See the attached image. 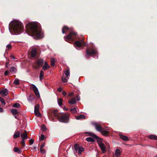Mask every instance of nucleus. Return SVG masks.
<instances>
[{
    "label": "nucleus",
    "mask_w": 157,
    "mask_h": 157,
    "mask_svg": "<svg viewBox=\"0 0 157 157\" xmlns=\"http://www.w3.org/2000/svg\"><path fill=\"white\" fill-rule=\"evenodd\" d=\"M77 36V34L76 33L71 32L67 36L64 37V39L65 41L70 42V41L74 40Z\"/></svg>",
    "instance_id": "obj_4"
},
{
    "label": "nucleus",
    "mask_w": 157,
    "mask_h": 157,
    "mask_svg": "<svg viewBox=\"0 0 157 157\" xmlns=\"http://www.w3.org/2000/svg\"><path fill=\"white\" fill-rule=\"evenodd\" d=\"M31 88H32L34 93L37 98L40 97V95L38 89L33 84H32Z\"/></svg>",
    "instance_id": "obj_10"
},
{
    "label": "nucleus",
    "mask_w": 157,
    "mask_h": 157,
    "mask_svg": "<svg viewBox=\"0 0 157 157\" xmlns=\"http://www.w3.org/2000/svg\"><path fill=\"white\" fill-rule=\"evenodd\" d=\"M74 93L73 92H71L68 94V96H71L73 95Z\"/></svg>",
    "instance_id": "obj_46"
},
{
    "label": "nucleus",
    "mask_w": 157,
    "mask_h": 157,
    "mask_svg": "<svg viewBox=\"0 0 157 157\" xmlns=\"http://www.w3.org/2000/svg\"><path fill=\"white\" fill-rule=\"evenodd\" d=\"M103 153H104L106 151L105 146V145L102 143L99 145Z\"/></svg>",
    "instance_id": "obj_15"
},
{
    "label": "nucleus",
    "mask_w": 157,
    "mask_h": 157,
    "mask_svg": "<svg viewBox=\"0 0 157 157\" xmlns=\"http://www.w3.org/2000/svg\"><path fill=\"white\" fill-rule=\"evenodd\" d=\"M27 33L34 37H41V29L40 26L36 22H30L26 26Z\"/></svg>",
    "instance_id": "obj_1"
},
{
    "label": "nucleus",
    "mask_w": 157,
    "mask_h": 157,
    "mask_svg": "<svg viewBox=\"0 0 157 157\" xmlns=\"http://www.w3.org/2000/svg\"><path fill=\"white\" fill-rule=\"evenodd\" d=\"M8 74H9V72L7 71H6L4 72V75H8Z\"/></svg>",
    "instance_id": "obj_49"
},
{
    "label": "nucleus",
    "mask_w": 157,
    "mask_h": 157,
    "mask_svg": "<svg viewBox=\"0 0 157 157\" xmlns=\"http://www.w3.org/2000/svg\"><path fill=\"white\" fill-rule=\"evenodd\" d=\"M0 94L3 96H6L8 94V90H7L6 89L2 90L0 91Z\"/></svg>",
    "instance_id": "obj_13"
},
{
    "label": "nucleus",
    "mask_w": 157,
    "mask_h": 157,
    "mask_svg": "<svg viewBox=\"0 0 157 157\" xmlns=\"http://www.w3.org/2000/svg\"><path fill=\"white\" fill-rule=\"evenodd\" d=\"M39 105H36L34 108V112H37L39 111Z\"/></svg>",
    "instance_id": "obj_35"
},
{
    "label": "nucleus",
    "mask_w": 157,
    "mask_h": 157,
    "mask_svg": "<svg viewBox=\"0 0 157 157\" xmlns=\"http://www.w3.org/2000/svg\"><path fill=\"white\" fill-rule=\"evenodd\" d=\"M21 144L23 147H24L25 146V142L24 141V140H22Z\"/></svg>",
    "instance_id": "obj_43"
},
{
    "label": "nucleus",
    "mask_w": 157,
    "mask_h": 157,
    "mask_svg": "<svg viewBox=\"0 0 157 157\" xmlns=\"http://www.w3.org/2000/svg\"><path fill=\"white\" fill-rule=\"evenodd\" d=\"M3 111V109L1 108H0V112H2Z\"/></svg>",
    "instance_id": "obj_55"
},
{
    "label": "nucleus",
    "mask_w": 157,
    "mask_h": 157,
    "mask_svg": "<svg viewBox=\"0 0 157 157\" xmlns=\"http://www.w3.org/2000/svg\"><path fill=\"white\" fill-rule=\"evenodd\" d=\"M88 133H89V135L90 136L93 137L94 138H95L98 137V136L96 135L94 133H92V132H89Z\"/></svg>",
    "instance_id": "obj_33"
},
{
    "label": "nucleus",
    "mask_w": 157,
    "mask_h": 157,
    "mask_svg": "<svg viewBox=\"0 0 157 157\" xmlns=\"http://www.w3.org/2000/svg\"><path fill=\"white\" fill-rule=\"evenodd\" d=\"M25 132L24 133H23L21 134V136L22 139V140H24L25 139H27V133L26 132V131H25Z\"/></svg>",
    "instance_id": "obj_18"
},
{
    "label": "nucleus",
    "mask_w": 157,
    "mask_h": 157,
    "mask_svg": "<svg viewBox=\"0 0 157 157\" xmlns=\"http://www.w3.org/2000/svg\"><path fill=\"white\" fill-rule=\"evenodd\" d=\"M86 141L88 142H94L95 141L94 139L91 137H87L86 138Z\"/></svg>",
    "instance_id": "obj_27"
},
{
    "label": "nucleus",
    "mask_w": 157,
    "mask_h": 157,
    "mask_svg": "<svg viewBox=\"0 0 157 157\" xmlns=\"http://www.w3.org/2000/svg\"><path fill=\"white\" fill-rule=\"evenodd\" d=\"M34 113L36 117H39L40 115V113L39 111L34 112Z\"/></svg>",
    "instance_id": "obj_41"
},
{
    "label": "nucleus",
    "mask_w": 157,
    "mask_h": 157,
    "mask_svg": "<svg viewBox=\"0 0 157 157\" xmlns=\"http://www.w3.org/2000/svg\"><path fill=\"white\" fill-rule=\"evenodd\" d=\"M121 138L123 140L125 141H127L128 140V138L127 137L123 135H120Z\"/></svg>",
    "instance_id": "obj_26"
},
{
    "label": "nucleus",
    "mask_w": 157,
    "mask_h": 157,
    "mask_svg": "<svg viewBox=\"0 0 157 157\" xmlns=\"http://www.w3.org/2000/svg\"><path fill=\"white\" fill-rule=\"evenodd\" d=\"M43 63L44 61L43 59H39L36 61L35 64L33 65V67L35 69L39 68L40 66H42Z\"/></svg>",
    "instance_id": "obj_8"
},
{
    "label": "nucleus",
    "mask_w": 157,
    "mask_h": 157,
    "mask_svg": "<svg viewBox=\"0 0 157 157\" xmlns=\"http://www.w3.org/2000/svg\"><path fill=\"white\" fill-rule=\"evenodd\" d=\"M148 138L152 140H157V136L153 135L148 136Z\"/></svg>",
    "instance_id": "obj_16"
},
{
    "label": "nucleus",
    "mask_w": 157,
    "mask_h": 157,
    "mask_svg": "<svg viewBox=\"0 0 157 157\" xmlns=\"http://www.w3.org/2000/svg\"><path fill=\"white\" fill-rule=\"evenodd\" d=\"M85 118V116L84 115H81L77 117L76 118L77 120H79L82 119H84Z\"/></svg>",
    "instance_id": "obj_24"
},
{
    "label": "nucleus",
    "mask_w": 157,
    "mask_h": 157,
    "mask_svg": "<svg viewBox=\"0 0 157 157\" xmlns=\"http://www.w3.org/2000/svg\"><path fill=\"white\" fill-rule=\"evenodd\" d=\"M58 90L59 92H61L62 91V88H61L59 87V88L58 89Z\"/></svg>",
    "instance_id": "obj_52"
},
{
    "label": "nucleus",
    "mask_w": 157,
    "mask_h": 157,
    "mask_svg": "<svg viewBox=\"0 0 157 157\" xmlns=\"http://www.w3.org/2000/svg\"><path fill=\"white\" fill-rule=\"evenodd\" d=\"M75 44L77 47H78L84 46L86 45V43L82 40H80L79 41H76L75 42Z\"/></svg>",
    "instance_id": "obj_11"
},
{
    "label": "nucleus",
    "mask_w": 157,
    "mask_h": 157,
    "mask_svg": "<svg viewBox=\"0 0 157 157\" xmlns=\"http://www.w3.org/2000/svg\"><path fill=\"white\" fill-rule=\"evenodd\" d=\"M34 142V141L33 140L31 139L29 140V143L31 145Z\"/></svg>",
    "instance_id": "obj_48"
},
{
    "label": "nucleus",
    "mask_w": 157,
    "mask_h": 157,
    "mask_svg": "<svg viewBox=\"0 0 157 157\" xmlns=\"http://www.w3.org/2000/svg\"><path fill=\"white\" fill-rule=\"evenodd\" d=\"M53 116L57 118L59 117V114H58L57 110L52 111L49 113V118L52 121H53Z\"/></svg>",
    "instance_id": "obj_6"
},
{
    "label": "nucleus",
    "mask_w": 157,
    "mask_h": 157,
    "mask_svg": "<svg viewBox=\"0 0 157 157\" xmlns=\"http://www.w3.org/2000/svg\"><path fill=\"white\" fill-rule=\"evenodd\" d=\"M0 101H1V102L2 103V104L3 105H5L6 104V103L5 101H4V99L1 97H0Z\"/></svg>",
    "instance_id": "obj_37"
},
{
    "label": "nucleus",
    "mask_w": 157,
    "mask_h": 157,
    "mask_svg": "<svg viewBox=\"0 0 157 157\" xmlns=\"http://www.w3.org/2000/svg\"><path fill=\"white\" fill-rule=\"evenodd\" d=\"M57 119L61 122L67 123L69 121V115L65 114H59V117Z\"/></svg>",
    "instance_id": "obj_5"
},
{
    "label": "nucleus",
    "mask_w": 157,
    "mask_h": 157,
    "mask_svg": "<svg viewBox=\"0 0 157 157\" xmlns=\"http://www.w3.org/2000/svg\"><path fill=\"white\" fill-rule=\"evenodd\" d=\"M13 83L15 85H18L19 84V80L18 79H16L14 81Z\"/></svg>",
    "instance_id": "obj_34"
},
{
    "label": "nucleus",
    "mask_w": 157,
    "mask_h": 157,
    "mask_svg": "<svg viewBox=\"0 0 157 157\" xmlns=\"http://www.w3.org/2000/svg\"><path fill=\"white\" fill-rule=\"evenodd\" d=\"M13 150L15 152H17L19 153H21V149L17 147H14Z\"/></svg>",
    "instance_id": "obj_25"
},
{
    "label": "nucleus",
    "mask_w": 157,
    "mask_h": 157,
    "mask_svg": "<svg viewBox=\"0 0 157 157\" xmlns=\"http://www.w3.org/2000/svg\"><path fill=\"white\" fill-rule=\"evenodd\" d=\"M14 108H20V105L19 103H15L13 106Z\"/></svg>",
    "instance_id": "obj_38"
},
{
    "label": "nucleus",
    "mask_w": 157,
    "mask_h": 157,
    "mask_svg": "<svg viewBox=\"0 0 157 157\" xmlns=\"http://www.w3.org/2000/svg\"><path fill=\"white\" fill-rule=\"evenodd\" d=\"M97 52L96 50L92 49L91 48L86 49V56L87 58H89L91 55H94L97 54Z\"/></svg>",
    "instance_id": "obj_7"
},
{
    "label": "nucleus",
    "mask_w": 157,
    "mask_h": 157,
    "mask_svg": "<svg viewBox=\"0 0 157 157\" xmlns=\"http://www.w3.org/2000/svg\"><path fill=\"white\" fill-rule=\"evenodd\" d=\"M65 74L67 77L70 75V71L69 70H67L64 72Z\"/></svg>",
    "instance_id": "obj_36"
},
{
    "label": "nucleus",
    "mask_w": 157,
    "mask_h": 157,
    "mask_svg": "<svg viewBox=\"0 0 157 157\" xmlns=\"http://www.w3.org/2000/svg\"><path fill=\"white\" fill-rule=\"evenodd\" d=\"M69 103L71 104H74L76 103V100L75 98H73L71 99L69 101Z\"/></svg>",
    "instance_id": "obj_21"
},
{
    "label": "nucleus",
    "mask_w": 157,
    "mask_h": 157,
    "mask_svg": "<svg viewBox=\"0 0 157 157\" xmlns=\"http://www.w3.org/2000/svg\"><path fill=\"white\" fill-rule=\"evenodd\" d=\"M157 157V156H156V157Z\"/></svg>",
    "instance_id": "obj_58"
},
{
    "label": "nucleus",
    "mask_w": 157,
    "mask_h": 157,
    "mask_svg": "<svg viewBox=\"0 0 157 157\" xmlns=\"http://www.w3.org/2000/svg\"><path fill=\"white\" fill-rule=\"evenodd\" d=\"M44 76V71L43 70H41L40 72V73L39 76V78L40 80H41L43 78Z\"/></svg>",
    "instance_id": "obj_31"
},
{
    "label": "nucleus",
    "mask_w": 157,
    "mask_h": 157,
    "mask_svg": "<svg viewBox=\"0 0 157 157\" xmlns=\"http://www.w3.org/2000/svg\"><path fill=\"white\" fill-rule=\"evenodd\" d=\"M37 51L36 49L35 48H33L31 52V56L32 57H35L36 55Z\"/></svg>",
    "instance_id": "obj_14"
},
{
    "label": "nucleus",
    "mask_w": 157,
    "mask_h": 157,
    "mask_svg": "<svg viewBox=\"0 0 157 157\" xmlns=\"http://www.w3.org/2000/svg\"><path fill=\"white\" fill-rule=\"evenodd\" d=\"M74 149L77 152L79 155H81L82 152L84 150L83 147L80 146L78 144H75L74 146Z\"/></svg>",
    "instance_id": "obj_9"
},
{
    "label": "nucleus",
    "mask_w": 157,
    "mask_h": 157,
    "mask_svg": "<svg viewBox=\"0 0 157 157\" xmlns=\"http://www.w3.org/2000/svg\"><path fill=\"white\" fill-rule=\"evenodd\" d=\"M64 109L66 110H68V109L67 108H66L65 107H64Z\"/></svg>",
    "instance_id": "obj_57"
},
{
    "label": "nucleus",
    "mask_w": 157,
    "mask_h": 157,
    "mask_svg": "<svg viewBox=\"0 0 157 157\" xmlns=\"http://www.w3.org/2000/svg\"><path fill=\"white\" fill-rule=\"evenodd\" d=\"M11 112L12 114L14 116V117L17 119V115L18 114L19 112L15 109H13L11 110Z\"/></svg>",
    "instance_id": "obj_12"
},
{
    "label": "nucleus",
    "mask_w": 157,
    "mask_h": 157,
    "mask_svg": "<svg viewBox=\"0 0 157 157\" xmlns=\"http://www.w3.org/2000/svg\"><path fill=\"white\" fill-rule=\"evenodd\" d=\"M23 28L22 23L17 20H14L10 23L9 29L12 34L17 35L21 33Z\"/></svg>",
    "instance_id": "obj_2"
},
{
    "label": "nucleus",
    "mask_w": 157,
    "mask_h": 157,
    "mask_svg": "<svg viewBox=\"0 0 157 157\" xmlns=\"http://www.w3.org/2000/svg\"><path fill=\"white\" fill-rule=\"evenodd\" d=\"M34 99V97L32 95H30L28 100L29 102H31Z\"/></svg>",
    "instance_id": "obj_30"
},
{
    "label": "nucleus",
    "mask_w": 157,
    "mask_h": 157,
    "mask_svg": "<svg viewBox=\"0 0 157 157\" xmlns=\"http://www.w3.org/2000/svg\"><path fill=\"white\" fill-rule=\"evenodd\" d=\"M9 63V60H8L7 62H6V67H8Z\"/></svg>",
    "instance_id": "obj_45"
},
{
    "label": "nucleus",
    "mask_w": 157,
    "mask_h": 157,
    "mask_svg": "<svg viewBox=\"0 0 157 157\" xmlns=\"http://www.w3.org/2000/svg\"><path fill=\"white\" fill-rule=\"evenodd\" d=\"M77 99L78 101H79L80 100V98L79 96H77Z\"/></svg>",
    "instance_id": "obj_54"
},
{
    "label": "nucleus",
    "mask_w": 157,
    "mask_h": 157,
    "mask_svg": "<svg viewBox=\"0 0 157 157\" xmlns=\"http://www.w3.org/2000/svg\"><path fill=\"white\" fill-rule=\"evenodd\" d=\"M70 111L72 113H75L77 112L76 109L75 108L71 109Z\"/></svg>",
    "instance_id": "obj_39"
},
{
    "label": "nucleus",
    "mask_w": 157,
    "mask_h": 157,
    "mask_svg": "<svg viewBox=\"0 0 157 157\" xmlns=\"http://www.w3.org/2000/svg\"><path fill=\"white\" fill-rule=\"evenodd\" d=\"M55 59L53 58H51V65L53 67L55 65Z\"/></svg>",
    "instance_id": "obj_32"
},
{
    "label": "nucleus",
    "mask_w": 157,
    "mask_h": 157,
    "mask_svg": "<svg viewBox=\"0 0 157 157\" xmlns=\"http://www.w3.org/2000/svg\"><path fill=\"white\" fill-rule=\"evenodd\" d=\"M44 143H43L40 146V149H42V148L44 147Z\"/></svg>",
    "instance_id": "obj_53"
},
{
    "label": "nucleus",
    "mask_w": 157,
    "mask_h": 157,
    "mask_svg": "<svg viewBox=\"0 0 157 157\" xmlns=\"http://www.w3.org/2000/svg\"><path fill=\"white\" fill-rule=\"evenodd\" d=\"M121 151L119 149H117L115 151V155L117 157H119L121 154Z\"/></svg>",
    "instance_id": "obj_19"
},
{
    "label": "nucleus",
    "mask_w": 157,
    "mask_h": 157,
    "mask_svg": "<svg viewBox=\"0 0 157 157\" xmlns=\"http://www.w3.org/2000/svg\"><path fill=\"white\" fill-rule=\"evenodd\" d=\"M6 47L7 49H10L11 48V46L10 44H8L6 45Z\"/></svg>",
    "instance_id": "obj_44"
},
{
    "label": "nucleus",
    "mask_w": 157,
    "mask_h": 157,
    "mask_svg": "<svg viewBox=\"0 0 157 157\" xmlns=\"http://www.w3.org/2000/svg\"><path fill=\"white\" fill-rule=\"evenodd\" d=\"M49 67V66L48 65L47 62H45L44 64L43 67V70L44 71H45L48 69Z\"/></svg>",
    "instance_id": "obj_17"
},
{
    "label": "nucleus",
    "mask_w": 157,
    "mask_h": 157,
    "mask_svg": "<svg viewBox=\"0 0 157 157\" xmlns=\"http://www.w3.org/2000/svg\"><path fill=\"white\" fill-rule=\"evenodd\" d=\"M94 125L96 130L100 132L102 135L105 136H107L108 135L109 132L105 131L100 124L97 123H95Z\"/></svg>",
    "instance_id": "obj_3"
},
{
    "label": "nucleus",
    "mask_w": 157,
    "mask_h": 157,
    "mask_svg": "<svg viewBox=\"0 0 157 157\" xmlns=\"http://www.w3.org/2000/svg\"><path fill=\"white\" fill-rule=\"evenodd\" d=\"M58 105L60 106H61L62 104V102H63V100L61 98H59L58 99Z\"/></svg>",
    "instance_id": "obj_29"
},
{
    "label": "nucleus",
    "mask_w": 157,
    "mask_h": 157,
    "mask_svg": "<svg viewBox=\"0 0 157 157\" xmlns=\"http://www.w3.org/2000/svg\"><path fill=\"white\" fill-rule=\"evenodd\" d=\"M10 71L11 73H15L17 71V68L14 67H12L10 68Z\"/></svg>",
    "instance_id": "obj_20"
},
{
    "label": "nucleus",
    "mask_w": 157,
    "mask_h": 157,
    "mask_svg": "<svg viewBox=\"0 0 157 157\" xmlns=\"http://www.w3.org/2000/svg\"><path fill=\"white\" fill-rule=\"evenodd\" d=\"M68 30V27L64 26L63 28L62 29V32L64 34L65 33V31Z\"/></svg>",
    "instance_id": "obj_28"
},
{
    "label": "nucleus",
    "mask_w": 157,
    "mask_h": 157,
    "mask_svg": "<svg viewBox=\"0 0 157 157\" xmlns=\"http://www.w3.org/2000/svg\"><path fill=\"white\" fill-rule=\"evenodd\" d=\"M40 151L41 153H44L45 152V151L43 149H40Z\"/></svg>",
    "instance_id": "obj_47"
},
{
    "label": "nucleus",
    "mask_w": 157,
    "mask_h": 157,
    "mask_svg": "<svg viewBox=\"0 0 157 157\" xmlns=\"http://www.w3.org/2000/svg\"><path fill=\"white\" fill-rule=\"evenodd\" d=\"M20 132L19 131H17L14 134L13 138L16 139L20 137Z\"/></svg>",
    "instance_id": "obj_22"
},
{
    "label": "nucleus",
    "mask_w": 157,
    "mask_h": 157,
    "mask_svg": "<svg viewBox=\"0 0 157 157\" xmlns=\"http://www.w3.org/2000/svg\"><path fill=\"white\" fill-rule=\"evenodd\" d=\"M62 94L64 96H65L67 94V93L65 91H63Z\"/></svg>",
    "instance_id": "obj_51"
},
{
    "label": "nucleus",
    "mask_w": 157,
    "mask_h": 157,
    "mask_svg": "<svg viewBox=\"0 0 157 157\" xmlns=\"http://www.w3.org/2000/svg\"><path fill=\"white\" fill-rule=\"evenodd\" d=\"M11 57L12 58H13V59H15V58L13 56H12V55L11 56Z\"/></svg>",
    "instance_id": "obj_56"
},
{
    "label": "nucleus",
    "mask_w": 157,
    "mask_h": 157,
    "mask_svg": "<svg viewBox=\"0 0 157 157\" xmlns=\"http://www.w3.org/2000/svg\"><path fill=\"white\" fill-rule=\"evenodd\" d=\"M42 128L44 129H46V126L44 124H42Z\"/></svg>",
    "instance_id": "obj_50"
},
{
    "label": "nucleus",
    "mask_w": 157,
    "mask_h": 157,
    "mask_svg": "<svg viewBox=\"0 0 157 157\" xmlns=\"http://www.w3.org/2000/svg\"><path fill=\"white\" fill-rule=\"evenodd\" d=\"M44 138V136L43 135H41L40 138V140H43Z\"/></svg>",
    "instance_id": "obj_42"
},
{
    "label": "nucleus",
    "mask_w": 157,
    "mask_h": 157,
    "mask_svg": "<svg viewBox=\"0 0 157 157\" xmlns=\"http://www.w3.org/2000/svg\"><path fill=\"white\" fill-rule=\"evenodd\" d=\"M62 80L63 82H67V80L65 77H64L63 76L62 77Z\"/></svg>",
    "instance_id": "obj_40"
},
{
    "label": "nucleus",
    "mask_w": 157,
    "mask_h": 157,
    "mask_svg": "<svg viewBox=\"0 0 157 157\" xmlns=\"http://www.w3.org/2000/svg\"><path fill=\"white\" fill-rule=\"evenodd\" d=\"M95 138L97 140L98 143V145L102 143V140L101 138H99L98 136L97 138Z\"/></svg>",
    "instance_id": "obj_23"
}]
</instances>
